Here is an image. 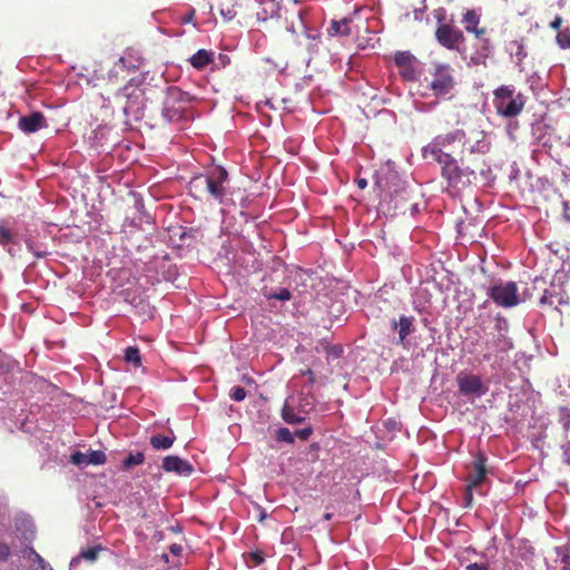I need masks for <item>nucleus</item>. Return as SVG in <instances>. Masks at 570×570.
<instances>
[{
  "label": "nucleus",
  "mask_w": 570,
  "mask_h": 570,
  "mask_svg": "<svg viewBox=\"0 0 570 570\" xmlns=\"http://www.w3.org/2000/svg\"><path fill=\"white\" fill-rule=\"evenodd\" d=\"M466 144V134L462 129L440 134L422 148V157L438 163L441 176L451 188H460L471 183L470 177L475 170L465 165L464 158H455L456 149L463 150Z\"/></svg>",
  "instance_id": "f257e3e1"
},
{
  "label": "nucleus",
  "mask_w": 570,
  "mask_h": 570,
  "mask_svg": "<svg viewBox=\"0 0 570 570\" xmlns=\"http://www.w3.org/2000/svg\"><path fill=\"white\" fill-rule=\"evenodd\" d=\"M189 101L188 95L178 87H167V90L163 95V107L160 110L156 105L150 102L148 118L151 122L149 127L155 128L167 122L180 120L185 115Z\"/></svg>",
  "instance_id": "f03ea898"
},
{
  "label": "nucleus",
  "mask_w": 570,
  "mask_h": 570,
  "mask_svg": "<svg viewBox=\"0 0 570 570\" xmlns=\"http://www.w3.org/2000/svg\"><path fill=\"white\" fill-rule=\"evenodd\" d=\"M227 179V170L217 166L208 170L205 175L194 177L189 181V190L196 198L203 199L204 197H209L218 203H223L226 196L225 183Z\"/></svg>",
  "instance_id": "7ed1b4c3"
},
{
  "label": "nucleus",
  "mask_w": 570,
  "mask_h": 570,
  "mask_svg": "<svg viewBox=\"0 0 570 570\" xmlns=\"http://www.w3.org/2000/svg\"><path fill=\"white\" fill-rule=\"evenodd\" d=\"M145 519H148L147 525H145V540H148L149 544L158 543L164 538V531L169 530L173 532L180 533L181 528L179 525H170L168 513L165 505H160L158 501L153 500L148 503V512H145Z\"/></svg>",
  "instance_id": "20e7f679"
},
{
  "label": "nucleus",
  "mask_w": 570,
  "mask_h": 570,
  "mask_svg": "<svg viewBox=\"0 0 570 570\" xmlns=\"http://www.w3.org/2000/svg\"><path fill=\"white\" fill-rule=\"evenodd\" d=\"M493 104L497 114L504 118H513L519 116L525 106V97L523 94H515L513 86H501L493 91Z\"/></svg>",
  "instance_id": "39448f33"
},
{
  "label": "nucleus",
  "mask_w": 570,
  "mask_h": 570,
  "mask_svg": "<svg viewBox=\"0 0 570 570\" xmlns=\"http://www.w3.org/2000/svg\"><path fill=\"white\" fill-rule=\"evenodd\" d=\"M177 274L176 266L171 263L169 255L165 250L155 253L151 259L145 264V278L151 285L170 282Z\"/></svg>",
  "instance_id": "423d86ee"
},
{
  "label": "nucleus",
  "mask_w": 570,
  "mask_h": 570,
  "mask_svg": "<svg viewBox=\"0 0 570 570\" xmlns=\"http://www.w3.org/2000/svg\"><path fill=\"white\" fill-rule=\"evenodd\" d=\"M488 296L500 307L510 308L520 303L518 286L514 282H495L487 289Z\"/></svg>",
  "instance_id": "0eeeda50"
},
{
  "label": "nucleus",
  "mask_w": 570,
  "mask_h": 570,
  "mask_svg": "<svg viewBox=\"0 0 570 570\" xmlns=\"http://www.w3.org/2000/svg\"><path fill=\"white\" fill-rule=\"evenodd\" d=\"M434 36L438 43L448 50H454L458 52L465 50V37L462 30L452 23L438 24Z\"/></svg>",
  "instance_id": "6e6552de"
},
{
  "label": "nucleus",
  "mask_w": 570,
  "mask_h": 570,
  "mask_svg": "<svg viewBox=\"0 0 570 570\" xmlns=\"http://www.w3.org/2000/svg\"><path fill=\"white\" fill-rule=\"evenodd\" d=\"M455 86L453 69L448 63H439L432 72L430 88L436 97L448 95Z\"/></svg>",
  "instance_id": "1a4fd4ad"
},
{
  "label": "nucleus",
  "mask_w": 570,
  "mask_h": 570,
  "mask_svg": "<svg viewBox=\"0 0 570 570\" xmlns=\"http://www.w3.org/2000/svg\"><path fill=\"white\" fill-rule=\"evenodd\" d=\"M456 382L462 395H482L487 392V387L479 375L460 373L456 376Z\"/></svg>",
  "instance_id": "9d476101"
},
{
  "label": "nucleus",
  "mask_w": 570,
  "mask_h": 570,
  "mask_svg": "<svg viewBox=\"0 0 570 570\" xmlns=\"http://www.w3.org/2000/svg\"><path fill=\"white\" fill-rule=\"evenodd\" d=\"M487 352L482 355V361L489 362L498 353H505L512 348V342L504 334L499 333L491 341H487Z\"/></svg>",
  "instance_id": "9b49d317"
},
{
  "label": "nucleus",
  "mask_w": 570,
  "mask_h": 570,
  "mask_svg": "<svg viewBox=\"0 0 570 570\" xmlns=\"http://www.w3.org/2000/svg\"><path fill=\"white\" fill-rule=\"evenodd\" d=\"M46 127H48V124L43 114L40 111L31 112L19 119V128L26 134H32Z\"/></svg>",
  "instance_id": "f8f14e48"
},
{
  "label": "nucleus",
  "mask_w": 570,
  "mask_h": 570,
  "mask_svg": "<svg viewBox=\"0 0 570 570\" xmlns=\"http://www.w3.org/2000/svg\"><path fill=\"white\" fill-rule=\"evenodd\" d=\"M488 458L483 452H478L474 456L473 468L474 475H470L468 478V482L470 483V488H478L481 483L484 482L485 476L488 474L487 469Z\"/></svg>",
  "instance_id": "ddd939ff"
},
{
  "label": "nucleus",
  "mask_w": 570,
  "mask_h": 570,
  "mask_svg": "<svg viewBox=\"0 0 570 570\" xmlns=\"http://www.w3.org/2000/svg\"><path fill=\"white\" fill-rule=\"evenodd\" d=\"M163 469L166 472H175L178 475H189L194 471L193 465L179 456L168 455L163 461Z\"/></svg>",
  "instance_id": "4468645a"
},
{
  "label": "nucleus",
  "mask_w": 570,
  "mask_h": 570,
  "mask_svg": "<svg viewBox=\"0 0 570 570\" xmlns=\"http://www.w3.org/2000/svg\"><path fill=\"white\" fill-rule=\"evenodd\" d=\"M307 413L308 410H305L303 404H301L299 410L296 411V409L292 406L288 401H286L282 409V417L286 423L289 424L303 423Z\"/></svg>",
  "instance_id": "2eb2a0df"
},
{
  "label": "nucleus",
  "mask_w": 570,
  "mask_h": 570,
  "mask_svg": "<svg viewBox=\"0 0 570 570\" xmlns=\"http://www.w3.org/2000/svg\"><path fill=\"white\" fill-rule=\"evenodd\" d=\"M415 318L413 316H406L401 315L399 318V322H393V328L397 330L399 332V343L404 344V341L409 335L414 333L415 326H414Z\"/></svg>",
  "instance_id": "dca6fc26"
},
{
  "label": "nucleus",
  "mask_w": 570,
  "mask_h": 570,
  "mask_svg": "<svg viewBox=\"0 0 570 570\" xmlns=\"http://www.w3.org/2000/svg\"><path fill=\"white\" fill-rule=\"evenodd\" d=\"M409 191L405 188L400 190H395L394 194L390 196V203L393 204V208L396 213L405 214L407 210V200H409Z\"/></svg>",
  "instance_id": "f3484780"
},
{
  "label": "nucleus",
  "mask_w": 570,
  "mask_h": 570,
  "mask_svg": "<svg viewBox=\"0 0 570 570\" xmlns=\"http://www.w3.org/2000/svg\"><path fill=\"white\" fill-rule=\"evenodd\" d=\"M214 53L206 49H199L195 55L189 58L190 65L197 69L203 70L213 62Z\"/></svg>",
  "instance_id": "a211bd4d"
},
{
  "label": "nucleus",
  "mask_w": 570,
  "mask_h": 570,
  "mask_svg": "<svg viewBox=\"0 0 570 570\" xmlns=\"http://www.w3.org/2000/svg\"><path fill=\"white\" fill-rule=\"evenodd\" d=\"M351 18H343L342 20H332L331 26L328 28V35L332 37L336 36H350L351 35Z\"/></svg>",
  "instance_id": "6ab92c4d"
},
{
  "label": "nucleus",
  "mask_w": 570,
  "mask_h": 570,
  "mask_svg": "<svg viewBox=\"0 0 570 570\" xmlns=\"http://www.w3.org/2000/svg\"><path fill=\"white\" fill-rule=\"evenodd\" d=\"M412 59H413V57L410 53L403 52V51H399L394 56V62L397 67L404 69V72H403L404 76H407L409 72H412V70H413L412 69Z\"/></svg>",
  "instance_id": "aec40b11"
},
{
  "label": "nucleus",
  "mask_w": 570,
  "mask_h": 570,
  "mask_svg": "<svg viewBox=\"0 0 570 570\" xmlns=\"http://www.w3.org/2000/svg\"><path fill=\"white\" fill-rule=\"evenodd\" d=\"M174 441V436H166L160 434L150 438V444L155 450H167L173 445Z\"/></svg>",
  "instance_id": "412c9836"
},
{
  "label": "nucleus",
  "mask_w": 570,
  "mask_h": 570,
  "mask_svg": "<svg viewBox=\"0 0 570 570\" xmlns=\"http://www.w3.org/2000/svg\"><path fill=\"white\" fill-rule=\"evenodd\" d=\"M480 20L481 17L475 10H468L462 18V23L464 24L465 31L468 32L470 30H473L474 27H476L480 23Z\"/></svg>",
  "instance_id": "4be33fe9"
},
{
  "label": "nucleus",
  "mask_w": 570,
  "mask_h": 570,
  "mask_svg": "<svg viewBox=\"0 0 570 570\" xmlns=\"http://www.w3.org/2000/svg\"><path fill=\"white\" fill-rule=\"evenodd\" d=\"M490 55V41L488 39H483V43L481 46V51L471 57V62L473 65H483L485 66L487 58Z\"/></svg>",
  "instance_id": "5701e85b"
},
{
  "label": "nucleus",
  "mask_w": 570,
  "mask_h": 570,
  "mask_svg": "<svg viewBox=\"0 0 570 570\" xmlns=\"http://www.w3.org/2000/svg\"><path fill=\"white\" fill-rule=\"evenodd\" d=\"M304 10L302 8L296 9L292 12V20L288 21L286 29L293 33L296 32V28H304L303 22Z\"/></svg>",
  "instance_id": "b1692460"
},
{
  "label": "nucleus",
  "mask_w": 570,
  "mask_h": 570,
  "mask_svg": "<svg viewBox=\"0 0 570 570\" xmlns=\"http://www.w3.org/2000/svg\"><path fill=\"white\" fill-rule=\"evenodd\" d=\"M125 361L128 364H132L135 367H139L141 365V356L138 347H128L125 351Z\"/></svg>",
  "instance_id": "393cba45"
},
{
  "label": "nucleus",
  "mask_w": 570,
  "mask_h": 570,
  "mask_svg": "<svg viewBox=\"0 0 570 570\" xmlns=\"http://www.w3.org/2000/svg\"><path fill=\"white\" fill-rule=\"evenodd\" d=\"M559 423L562 425L563 431L567 433L570 430V409L562 406L559 409Z\"/></svg>",
  "instance_id": "a878e982"
},
{
  "label": "nucleus",
  "mask_w": 570,
  "mask_h": 570,
  "mask_svg": "<svg viewBox=\"0 0 570 570\" xmlns=\"http://www.w3.org/2000/svg\"><path fill=\"white\" fill-rule=\"evenodd\" d=\"M275 438H276V440L278 442H286V443H293L294 442V434L287 428L278 429L276 431Z\"/></svg>",
  "instance_id": "bb28decb"
},
{
  "label": "nucleus",
  "mask_w": 570,
  "mask_h": 570,
  "mask_svg": "<svg viewBox=\"0 0 570 570\" xmlns=\"http://www.w3.org/2000/svg\"><path fill=\"white\" fill-rule=\"evenodd\" d=\"M142 463V452H137L136 454H129L122 462V466L125 469H129L132 465H137Z\"/></svg>",
  "instance_id": "cd10ccee"
},
{
  "label": "nucleus",
  "mask_w": 570,
  "mask_h": 570,
  "mask_svg": "<svg viewBox=\"0 0 570 570\" xmlns=\"http://www.w3.org/2000/svg\"><path fill=\"white\" fill-rule=\"evenodd\" d=\"M89 464H102L106 462V454L102 451H91L88 453Z\"/></svg>",
  "instance_id": "c85d7f7f"
},
{
  "label": "nucleus",
  "mask_w": 570,
  "mask_h": 570,
  "mask_svg": "<svg viewBox=\"0 0 570 570\" xmlns=\"http://www.w3.org/2000/svg\"><path fill=\"white\" fill-rule=\"evenodd\" d=\"M325 353L327 355V358H340L343 354V348L341 345H326L325 346Z\"/></svg>",
  "instance_id": "c756f323"
},
{
  "label": "nucleus",
  "mask_w": 570,
  "mask_h": 570,
  "mask_svg": "<svg viewBox=\"0 0 570 570\" xmlns=\"http://www.w3.org/2000/svg\"><path fill=\"white\" fill-rule=\"evenodd\" d=\"M70 461H71V463H73L76 465H88L89 464L88 454L82 453L80 451H76L75 453H72L70 456Z\"/></svg>",
  "instance_id": "7c9ffc66"
},
{
  "label": "nucleus",
  "mask_w": 570,
  "mask_h": 570,
  "mask_svg": "<svg viewBox=\"0 0 570 570\" xmlns=\"http://www.w3.org/2000/svg\"><path fill=\"white\" fill-rule=\"evenodd\" d=\"M99 550H100L99 547L88 548V549L81 551L80 557L88 561H95L98 557Z\"/></svg>",
  "instance_id": "2f4dec72"
},
{
  "label": "nucleus",
  "mask_w": 570,
  "mask_h": 570,
  "mask_svg": "<svg viewBox=\"0 0 570 570\" xmlns=\"http://www.w3.org/2000/svg\"><path fill=\"white\" fill-rule=\"evenodd\" d=\"M230 397L234 401L240 402L246 397V391L242 386H235L232 389Z\"/></svg>",
  "instance_id": "473e14b6"
},
{
  "label": "nucleus",
  "mask_w": 570,
  "mask_h": 570,
  "mask_svg": "<svg viewBox=\"0 0 570 570\" xmlns=\"http://www.w3.org/2000/svg\"><path fill=\"white\" fill-rule=\"evenodd\" d=\"M292 294L287 288H281L277 293L271 294L269 298H275L278 301H288L291 299Z\"/></svg>",
  "instance_id": "72a5a7b5"
},
{
  "label": "nucleus",
  "mask_w": 570,
  "mask_h": 570,
  "mask_svg": "<svg viewBox=\"0 0 570 570\" xmlns=\"http://www.w3.org/2000/svg\"><path fill=\"white\" fill-rule=\"evenodd\" d=\"M313 433L312 426H305L303 429H298L295 432H293L294 438H298L301 440H307Z\"/></svg>",
  "instance_id": "f704fd0d"
},
{
  "label": "nucleus",
  "mask_w": 570,
  "mask_h": 570,
  "mask_svg": "<svg viewBox=\"0 0 570 570\" xmlns=\"http://www.w3.org/2000/svg\"><path fill=\"white\" fill-rule=\"evenodd\" d=\"M0 244L4 245L9 242H11L12 239V234L11 232L6 228L3 225H0Z\"/></svg>",
  "instance_id": "c9c22d12"
},
{
  "label": "nucleus",
  "mask_w": 570,
  "mask_h": 570,
  "mask_svg": "<svg viewBox=\"0 0 570 570\" xmlns=\"http://www.w3.org/2000/svg\"><path fill=\"white\" fill-rule=\"evenodd\" d=\"M558 43L562 48H570V33L569 32H559L557 36Z\"/></svg>",
  "instance_id": "e433bc0d"
},
{
  "label": "nucleus",
  "mask_w": 570,
  "mask_h": 570,
  "mask_svg": "<svg viewBox=\"0 0 570 570\" xmlns=\"http://www.w3.org/2000/svg\"><path fill=\"white\" fill-rule=\"evenodd\" d=\"M475 488H470V483L468 482L464 491V500H465V507H471L473 502V490Z\"/></svg>",
  "instance_id": "4c0bfd02"
},
{
  "label": "nucleus",
  "mask_w": 570,
  "mask_h": 570,
  "mask_svg": "<svg viewBox=\"0 0 570 570\" xmlns=\"http://www.w3.org/2000/svg\"><path fill=\"white\" fill-rule=\"evenodd\" d=\"M168 549L174 557H180L184 550L180 543H171L168 546Z\"/></svg>",
  "instance_id": "58836bf2"
},
{
  "label": "nucleus",
  "mask_w": 570,
  "mask_h": 570,
  "mask_svg": "<svg viewBox=\"0 0 570 570\" xmlns=\"http://www.w3.org/2000/svg\"><path fill=\"white\" fill-rule=\"evenodd\" d=\"M196 11L194 8H190L186 14L181 17V23H191L195 20Z\"/></svg>",
  "instance_id": "ea45409f"
},
{
  "label": "nucleus",
  "mask_w": 570,
  "mask_h": 570,
  "mask_svg": "<svg viewBox=\"0 0 570 570\" xmlns=\"http://www.w3.org/2000/svg\"><path fill=\"white\" fill-rule=\"evenodd\" d=\"M10 556V548L7 543L0 542V561H4Z\"/></svg>",
  "instance_id": "a19ab883"
},
{
  "label": "nucleus",
  "mask_w": 570,
  "mask_h": 570,
  "mask_svg": "<svg viewBox=\"0 0 570 570\" xmlns=\"http://www.w3.org/2000/svg\"><path fill=\"white\" fill-rule=\"evenodd\" d=\"M249 557L254 561L255 566H259L264 562V557H263L262 552H258V551L252 552L249 554Z\"/></svg>",
  "instance_id": "79ce46f5"
},
{
  "label": "nucleus",
  "mask_w": 570,
  "mask_h": 570,
  "mask_svg": "<svg viewBox=\"0 0 570 570\" xmlns=\"http://www.w3.org/2000/svg\"><path fill=\"white\" fill-rule=\"evenodd\" d=\"M220 13L226 20H232L236 16V10L234 7L228 8L227 10L220 9Z\"/></svg>",
  "instance_id": "37998d69"
},
{
  "label": "nucleus",
  "mask_w": 570,
  "mask_h": 570,
  "mask_svg": "<svg viewBox=\"0 0 570 570\" xmlns=\"http://www.w3.org/2000/svg\"><path fill=\"white\" fill-rule=\"evenodd\" d=\"M469 32L473 33L476 38L482 39L483 36L487 33V29L485 28H478V26H476V27H474L473 30H470Z\"/></svg>",
  "instance_id": "c03bdc74"
},
{
  "label": "nucleus",
  "mask_w": 570,
  "mask_h": 570,
  "mask_svg": "<svg viewBox=\"0 0 570 570\" xmlns=\"http://www.w3.org/2000/svg\"><path fill=\"white\" fill-rule=\"evenodd\" d=\"M465 570H489V569L484 564L470 563L466 566Z\"/></svg>",
  "instance_id": "a18cd8bd"
},
{
  "label": "nucleus",
  "mask_w": 570,
  "mask_h": 570,
  "mask_svg": "<svg viewBox=\"0 0 570 570\" xmlns=\"http://www.w3.org/2000/svg\"><path fill=\"white\" fill-rule=\"evenodd\" d=\"M301 373H302V375H307L311 385L314 384L315 375L311 368H306L305 371H302Z\"/></svg>",
  "instance_id": "49530a36"
},
{
  "label": "nucleus",
  "mask_w": 570,
  "mask_h": 570,
  "mask_svg": "<svg viewBox=\"0 0 570 570\" xmlns=\"http://www.w3.org/2000/svg\"><path fill=\"white\" fill-rule=\"evenodd\" d=\"M561 23H562V19L561 17H556L553 19V21L550 22V27L553 29V30H559V28L561 27Z\"/></svg>",
  "instance_id": "de8ad7c7"
},
{
  "label": "nucleus",
  "mask_w": 570,
  "mask_h": 570,
  "mask_svg": "<svg viewBox=\"0 0 570 570\" xmlns=\"http://www.w3.org/2000/svg\"><path fill=\"white\" fill-rule=\"evenodd\" d=\"M564 213L563 216L566 220L570 222V208L567 202L563 203Z\"/></svg>",
  "instance_id": "09e8293b"
},
{
  "label": "nucleus",
  "mask_w": 570,
  "mask_h": 570,
  "mask_svg": "<svg viewBox=\"0 0 570 570\" xmlns=\"http://www.w3.org/2000/svg\"><path fill=\"white\" fill-rule=\"evenodd\" d=\"M562 562L564 563V570H570V556H564Z\"/></svg>",
  "instance_id": "8fccbe9b"
},
{
  "label": "nucleus",
  "mask_w": 570,
  "mask_h": 570,
  "mask_svg": "<svg viewBox=\"0 0 570 570\" xmlns=\"http://www.w3.org/2000/svg\"><path fill=\"white\" fill-rule=\"evenodd\" d=\"M219 60L225 66L229 61V58L226 55H219Z\"/></svg>",
  "instance_id": "3c124183"
},
{
  "label": "nucleus",
  "mask_w": 570,
  "mask_h": 570,
  "mask_svg": "<svg viewBox=\"0 0 570 570\" xmlns=\"http://www.w3.org/2000/svg\"><path fill=\"white\" fill-rule=\"evenodd\" d=\"M144 218H145V223H148V224H154L155 223L154 220L151 222V217L147 213H145Z\"/></svg>",
  "instance_id": "603ef678"
},
{
  "label": "nucleus",
  "mask_w": 570,
  "mask_h": 570,
  "mask_svg": "<svg viewBox=\"0 0 570 570\" xmlns=\"http://www.w3.org/2000/svg\"><path fill=\"white\" fill-rule=\"evenodd\" d=\"M357 185L360 188H364L366 186V180L365 179H358L357 180Z\"/></svg>",
  "instance_id": "864d4df0"
},
{
  "label": "nucleus",
  "mask_w": 570,
  "mask_h": 570,
  "mask_svg": "<svg viewBox=\"0 0 570 570\" xmlns=\"http://www.w3.org/2000/svg\"><path fill=\"white\" fill-rule=\"evenodd\" d=\"M309 399H312V400H313V396H311V395H306V396H305V399H304V401H305V405H312V404H313V402H311V401H309Z\"/></svg>",
  "instance_id": "5fc2aeb1"
},
{
  "label": "nucleus",
  "mask_w": 570,
  "mask_h": 570,
  "mask_svg": "<svg viewBox=\"0 0 570 570\" xmlns=\"http://www.w3.org/2000/svg\"><path fill=\"white\" fill-rule=\"evenodd\" d=\"M563 462H564L566 464L570 465V454L564 453Z\"/></svg>",
  "instance_id": "6e6d98bb"
},
{
  "label": "nucleus",
  "mask_w": 570,
  "mask_h": 570,
  "mask_svg": "<svg viewBox=\"0 0 570 570\" xmlns=\"http://www.w3.org/2000/svg\"><path fill=\"white\" fill-rule=\"evenodd\" d=\"M155 313H156V311H155V308L153 307V308H150V309L148 311V316H149L150 318H154V317H155Z\"/></svg>",
  "instance_id": "4d7b16f0"
},
{
  "label": "nucleus",
  "mask_w": 570,
  "mask_h": 570,
  "mask_svg": "<svg viewBox=\"0 0 570 570\" xmlns=\"http://www.w3.org/2000/svg\"><path fill=\"white\" fill-rule=\"evenodd\" d=\"M323 518H324V520L330 521L333 518V513L327 512L324 514Z\"/></svg>",
  "instance_id": "13d9d810"
},
{
  "label": "nucleus",
  "mask_w": 570,
  "mask_h": 570,
  "mask_svg": "<svg viewBox=\"0 0 570 570\" xmlns=\"http://www.w3.org/2000/svg\"><path fill=\"white\" fill-rule=\"evenodd\" d=\"M548 303V297L547 295L544 294L541 298H540V304H547Z\"/></svg>",
  "instance_id": "bf43d9fd"
},
{
  "label": "nucleus",
  "mask_w": 570,
  "mask_h": 570,
  "mask_svg": "<svg viewBox=\"0 0 570 570\" xmlns=\"http://www.w3.org/2000/svg\"><path fill=\"white\" fill-rule=\"evenodd\" d=\"M160 557L166 563L169 562L167 553L163 552Z\"/></svg>",
  "instance_id": "052dcab7"
},
{
  "label": "nucleus",
  "mask_w": 570,
  "mask_h": 570,
  "mask_svg": "<svg viewBox=\"0 0 570 570\" xmlns=\"http://www.w3.org/2000/svg\"><path fill=\"white\" fill-rule=\"evenodd\" d=\"M265 518H266V513L262 512L258 520L262 522Z\"/></svg>",
  "instance_id": "680f3d73"
},
{
  "label": "nucleus",
  "mask_w": 570,
  "mask_h": 570,
  "mask_svg": "<svg viewBox=\"0 0 570 570\" xmlns=\"http://www.w3.org/2000/svg\"><path fill=\"white\" fill-rule=\"evenodd\" d=\"M292 1L296 4L298 0H292Z\"/></svg>",
  "instance_id": "e2e57ef3"
}]
</instances>
